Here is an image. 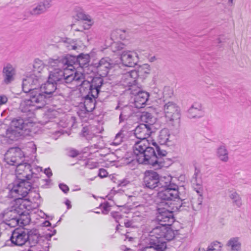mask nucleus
I'll list each match as a JSON object with an SVG mask.
<instances>
[{"instance_id": "nucleus-1", "label": "nucleus", "mask_w": 251, "mask_h": 251, "mask_svg": "<svg viewBox=\"0 0 251 251\" xmlns=\"http://www.w3.org/2000/svg\"><path fill=\"white\" fill-rule=\"evenodd\" d=\"M154 125L140 124L133 130L135 136L140 140L135 142L133 146V152L136 155V160L131 159L126 162V164L131 167L135 163L151 166L154 170L168 168L172 163V159L164 158L167 151L161 148L153 139H148L155 132Z\"/></svg>"}, {"instance_id": "nucleus-2", "label": "nucleus", "mask_w": 251, "mask_h": 251, "mask_svg": "<svg viewBox=\"0 0 251 251\" xmlns=\"http://www.w3.org/2000/svg\"><path fill=\"white\" fill-rule=\"evenodd\" d=\"M21 173L19 176L16 175L13 181L8 185L12 186L9 190V197L14 198V204L12 208L17 209L22 211L24 209L27 208V206L23 202L25 201H30L29 198L26 197L32 189L33 182L29 180L32 177V175L23 176L24 178L20 177Z\"/></svg>"}, {"instance_id": "nucleus-3", "label": "nucleus", "mask_w": 251, "mask_h": 251, "mask_svg": "<svg viewBox=\"0 0 251 251\" xmlns=\"http://www.w3.org/2000/svg\"><path fill=\"white\" fill-rule=\"evenodd\" d=\"M104 83L101 77H94L90 80H84L81 83L80 92L86 113L92 112L96 107V99L100 92Z\"/></svg>"}, {"instance_id": "nucleus-4", "label": "nucleus", "mask_w": 251, "mask_h": 251, "mask_svg": "<svg viewBox=\"0 0 251 251\" xmlns=\"http://www.w3.org/2000/svg\"><path fill=\"white\" fill-rule=\"evenodd\" d=\"M90 60L89 54L81 53L77 55H73L70 54H66L60 56H54L53 58H49V63L52 65V63L57 64H61L63 67L66 66V68H69L70 71L74 69L81 70L85 71V68L91 67L93 65L89 66V63Z\"/></svg>"}, {"instance_id": "nucleus-5", "label": "nucleus", "mask_w": 251, "mask_h": 251, "mask_svg": "<svg viewBox=\"0 0 251 251\" xmlns=\"http://www.w3.org/2000/svg\"><path fill=\"white\" fill-rule=\"evenodd\" d=\"M35 124L30 118L18 117L14 118L6 130V137L11 141H17L21 137L29 135Z\"/></svg>"}, {"instance_id": "nucleus-6", "label": "nucleus", "mask_w": 251, "mask_h": 251, "mask_svg": "<svg viewBox=\"0 0 251 251\" xmlns=\"http://www.w3.org/2000/svg\"><path fill=\"white\" fill-rule=\"evenodd\" d=\"M27 86L25 85L24 90L22 88L23 91L27 94V96L28 97L24 100L25 105L28 107L35 106L34 109L44 108L45 96L40 94L38 88L32 87L27 88Z\"/></svg>"}, {"instance_id": "nucleus-7", "label": "nucleus", "mask_w": 251, "mask_h": 251, "mask_svg": "<svg viewBox=\"0 0 251 251\" xmlns=\"http://www.w3.org/2000/svg\"><path fill=\"white\" fill-rule=\"evenodd\" d=\"M166 229V224L159 223L151 232L158 236L150 238L149 245L146 248H152L156 251H165L167 248L166 242L163 241V236Z\"/></svg>"}, {"instance_id": "nucleus-8", "label": "nucleus", "mask_w": 251, "mask_h": 251, "mask_svg": "<svg viewBox=\"0 0 251 251\" xmlns=\"http://www.w3.org/2000/svg\"><path fill=\"white\" fill-rule=\"evenodd\" d=\"M164 111L166 118L169 119L170 124L177 129L180 122L179 107L174 102L169 101L164 105Z\"/></svg>"}, {"instance_id": "nucleus-9", "label": "nucleus", "mask_w": 251, "mask_h": 251, "mask_svg": "<svg viewBox=\"0 0 251 251\" xmlns=\"http://www.w3.org/2000/svg\"><path fill=\"white\" fill-rule=\"evenodd\" d=\"M174 187L169 188H165L161 191H159L157 194V197L160 200L159 206L172 204L171 201H175L176 199H180L178 191V186L176 184H173Z\"/></svg>"}, {"instance_id": "nucleus-10", "label": "nucleus", "mask_w": 251, "mask_h": 251, "mask_svg": "<svg viewBox=\"0 0 251 251\" xmlns=\"http://www.w3.org/2000/svg\"><path fill=\"white\" fill-rule=\"evenodd\" d=\"M24 227H17L11 232L9 239L6 241L2 247H22L26 243V231Z\"/></svg>"}, {"instance_id": "nucleus-11", "label": "nucleus", "mask_w": 251, "mask_h": 251, "mask_svg": "<svg viewBox=\"0 0 251 251\" xmlns=\"http://www.w3.org/2000/svg\"><path fill=\"white\" fill-rule=\"evenodd\" d=\"M48 63L50 65L52 66H55L56 65L60 66L63 68V69L57 68L54 69L53 71L50 72L48 79L53 83H55L58 85L61 84L67 83V77H66L67 75L66 72L70 71L69 69V68H66V66L63 67L62 65L60 64H55L54 63H52V64L51 65L49 63V61H48Z\"/></svg>"}, {"instance_id": "nucleus-12", "label": "nucleus", "mask_w": 251, "mask_h": 251, "mask_svg": "<svg viewBox=\"0 0 251 251\" xmlns=\"http://www.w3.org/2000/svg\"><path fill=\"white\" fill-rule=\"evenodd\" d=\"M159 175L153 170H146L144 173L143 185L151 190L157 186Z\"/></svg>"}, {"instance_id": "nucleus-13", "label": "nucleus", "mask_w": 251, "mask_h": 251, "mask_svg": "<svg viewBox=\"0 0 251 251\" xmlns=\"http://www.w3.org/2000/svg\"><path fill=\"white\" fill-rule=\"evenodd\" d=\"M58 86L55 83L48 79L45 83L40 86V89H39L40 94L43 95L45 97L44 99L45 106L47 103V100L53 96Z\"/></svg>"}, {"instance_id": "nucleus-14", "label": "nucleus", "mask_w": 251, "mask_h": 251, "mask_svg": "<svg viewBox=\"0 0 251 251\" xmlns=\"http://www.w3.org/2000/svg\"><path fill=\"white\" fill-rule=\"evenodd\" d=\"M156 220L164 224H173L176 219L174 215V211L166 209L164 207H158L156 209Z\"/></svg>"}, {"instance_id": "nucleus-15", "label": "nucleus", "mask_w": 251, "mask_h": 251, "mask_svg": "<svg viewBox=\"0 0 251 251\" xmlns=\"http://www.w3.org/2000/svg\"><path fill=\"white\" fill-rule=\"evenodd\" d=\"M120 60L123 65L128 67H134L138 65L139 57L135 52L124 51L120 55Z\"/></svg>"}, {"instance_id": "nucleus-16", "label": "nucleus", "mask_w": 251, "mask_h": 251, "mask_svg": "<svg viewBox=\"0 0 251 251\" xmlns=\"http://www.w3.org/2000/svg\"><path fill=\"white\" fill-rule=\"evenodd\" d=\"M132 94L134 96V105L137 109L143 108L149 100L150 94L144 90H132Z\"/></svg>"}, {"instance_id": "nucleus-17", "label": "nucleus", "mask_w": 251, "mask_h": 251, "mask_svg": "<svg viewBox=\"0 0 251 251\" xmlns=\"http://www.w3.org/2000/svg\"><path fill=\"white\" fill-rule=\"evenodd\" d=\"M76 70L77 69H74L73 71H70L72 73L69 75L67 74L66 76L67 77V84L71 83L73 81L76 82L81 81L82 82L84 80L87 79L88 77H86L87 76L85 75L86 71L85 72H79Z\"/></svg>"}, {"instance_id": "nucleus-18", "label": "nucleus", "mask_w": 251, "mask_h": 251, "mask_svg": "<svg viewBox=\"0 0 251 251\" xmlns=\"http://www.w3.org/2000/svg\"><path fill=\"white\" fill-rule=\"evenodd\" d=\"M204 115V111L202 109L201 104L195 102L192 105L187 111V117L190 119L200 118Z\"/></svg>"}, {"instance_id": "nucleus-19", "label": "nucleus", "mask_w": 251, "mask_h": 251, "mask_svg": "<svg viewBox=\"0 0 251 251\" xmlns=\"http://www.w3.org/2000/svg\"><path fill=\"white\" fill-rule=\"evenodd\" d=\"M2 73L3 77V82L4 84H9L14 80L15 71L11 64H7L6 66L3 67Z\"/></svg>"}, {"instance_id": "nucleus-20", "label": "nucleus", "mask_w": 251, "mask_h": 251, "mask_svg": "<svg viewBox=\"0 0 251 251\" xmlns=\"http://www.w3.org/2000/svg\"><path fill=\"white\" fill-rule=\"evenodd\" d=\"M24 212L17 209L12 208L11 210H5L0 214V219H3L5 216L7 218L5 220H14L20 219V217L24 215Z\"/></svg>"}, {"instance_id": "nucleus-21", "label": "nucleus", "mask_w": 251, "mask_h": 251, "mask_svg": "<svg viewBox=\"0 0 251 251\" xmlns=\"http://www.w3.org/2000/svg\"><path fill=\"white\" fill-rule=\"evenodd\" d=\"M92 65L96 68L97 71L100 73L99 76L96 75H90L88 76V78L86 80H90L91 78L94 77H101L103 79V77L106 76L109 72V70H108L105 66L103 65L101 63H100L99 61L98 63H93Z\"/></svg>"}, {"instance_id": "nucleus-22", "label": "nucleus", "mask_w": 251, "mask_h": 251, "mask_svg": "<svg viewBox=\"0 0 251 251\" xmlns=\"http://www.w3.org/2000/svg\"><path fill=\"white\" fill-rule=\"evenodd\" d=\"M2 223L10 227H15L16 226H19V227L23 228L25 226L29 224V220L24 219H17L14 220H3L2 221Z\"/></svg>"}, {"instance_id": "nucleus-23", "label": "nucleus", "mask_w": 251, "mask_h": 251, "mask_svg": "<svg viewBox=\"0 0 251 251\" xmlns=\"http://www.w3.org/2000/svg\"><path fill=\"white\" fill-rule=\"evenodd\" d=\"M137 66L136 68L139 74V80L141 82H143L150 74V66L148 64H143L141 65H138Z\"/></svg>"}, {"instance_id": "nucleus-24", "label": "nucleus", "mask_w": 251, "mask_h": 251, "mask_svg": "<svg viewBox=\"0 0 251 251\" xmlns=\"http://www.w3.org/2000/svg\"><path fill=\"white\" fill-rule=\"evenodd\" d=\"M173 184H176L172 182V177L169 176H159L158 182H157V186L159 188H169L174 187Z\"/></svg>"}, {"instance_id": "nucleus-25", "label": "nucleus", "mask_w": 251, "mask_h": 251, "mask_svg": "<svg viewBox=\"0 0 251 251\" xmlns=\"http://www.w3.org/2000/svg\"><path fill=\"white\" fill-rule=\"evenodd\" d=\"M58 113L56 110L49 108L45 111L43 118V121H40V124L43 125H46L47 123L50 121V120L54 119L57 117Z\"/></svg>"}, {"instance_id": "nucleus-26", "label": "nucleus", "mask_w": 251, "mask_h": 251, "mask_svg": "<svg viewBox=\"0 0 251 251\" xmlns=\"http://www.w3.org/2000/svg\"><path fill=\"white\" fill-rule=\"evenodd\" d=\"M170 134L169 131L167 128H164L159 131L158 136V143L157 144L159 146H164L169 141Z\"/></svg>"}, {"instance_id": "nucleus-27", "label": "nucleus", "mask_w": 251, "mask_h": 251, "mask_svg": "<svg viewBox=\"0 0 251 251\" xmlns=\"http://www.w3.org/2000/svg\"><path fill=\"white\" fill-rule=\"evenodd\" d=\"M216 153L218 157L221 161L224 162L228 161L229 159L228 152L224 144L218 148Z\"/></svg>"}, {"instance_id": "nucleus-28", "label": "nucleus", "mask_w": 251, "mask_h": 251, "mask_svg": "<svg viewBox=\"0 0 251 251\" xmlns=\"http://www.w3.org/2000/svg\"><path fill=\"white\" fill-rule=\"evenodd\" d=\"M173 224H166V229L164 230L163 238L168 241L173 240L175 237V232L171 226Z\"/></svg>"}, {"instance_id": "nucleus-29", "label": "nucleus", "mask_w": 251, "mask_h": 251, "mask_svg": "<svg viewBox=\"0 0 251 251\" xmlns=\"http://www.w3.org/2000/svg\"><path fill=\"white\" fill-rule=\"evenodd\" d=\"M141 121L148 125H154L155 118L151 113L149 112L144 111L142 112L141 116Z\"/></svg>"}, {"instance_id": "nucleus-30", "label": "nucleus", "mask_w": 251, "mask_h": 251, "mask_svg": "<svg viewBox=\"0 0 251 251\" xmlns=\"http://www.w3.org/2000/svg\"><path fill=\"white\" fill-rule=\"evenodd\" d=\"M226 245L231 247L232 251H241V244L239 242L238 237L231 238L227 243Z\"/></svg>"}, {"instance_id": "nucleus-31", "label": "nucleus", "mask_w": 251, "mask_h": 251, "mask_svg": "<svg viewBox=\"0 0 251 251\" xmlns=\"http://www.w3.org/2000/svg\"><path fill=\"white\" fill-rule=\"evenodd\" d=\"M8 164L11 166H15L17 167L16 172L22 170V167H24L25 168L27 167L29 171H31V165L28 163L24 162L23 161L20 163H17L16 160L11 159Z\"/></svg>"}, {"instance_id": "nucleus-32", "label": "nucleus", "mask_w": 251, "mask_h": 251, "mask_svg": "<svg viewBox=\"0 0 251 251\" xmlns=\"http://www.w3.org/2000/svg\"><path fill=\"white\" fill-rule=\"evenodd\" d=\"M99 62L109 70L114 68L117 65L112 59L108 57L102 58Z\"/></svg>"}, {"instance_id": "nucleus-33", "label": "nucleus", "mask_w": 251, "mask_h": 251, "mask_svg": "<svg viewBox=\"0 0 251 251\" xmlns=\"http://www.w3.org/2000/svg\"><path fill=\"white\" fill-rule=\"evenodd\" d=\"M75 16L77 21H86L89 23L92 22V19H91L90 16L88 15L85 14L84 12L82 9H80L79 11H76Z\"/></svg>"}, {"instance_id": "nucleus-34", "label": "nucleus", "mask_w": 251, "mask_h": 251, "mask_svg": "<svg viewBox=\"0 0 251 251\" xmlns=\"http://www.w3.org/2000/svg\"><path fill=\"white\" fill-rule=\"evenodd\" d=\"M45 12V8L42 6L41 2H40L30 11V13L31 15H37L43 14Z\"/></svg>"}, {"instance_id": "nucleus-35", "label": "nucleus", "mask_w": 251, "mask_h": 251, "mask_svg": "<svg viewBox=\"0 0 251 251\" xmlns=\"http://www.w3.org/2000/svg\"><path fill=\"white\" fill-rule=\"evenodd\" d=\"M222 245L217 241L212 242L208 247L206 251H221Z\"/></svg>"}, {"instance_id": "nucleus-36", "label": "nucleus", "mask_w": 251, "mask_h": 251, "mask_svg": "<svg viewBox=\"0 0 251 251\" xmlns=\"http://www.w3.org/2000/svg\"><path fill=\"white\" fill-rule=\"evenodd\" d=\"M180 200L181 203L179 205H176L175 206V208L173 207L172 208L173 210H174L176 211H181L183 210H185L186 208H189L190 206V203L188 201H186L185 200Z\"/></svg>"}, {"instance_id": "nucleus-37", "label": "nucleus", "mask_w": 251, "mask_h": 251, "mask_svg": "<svg viewBox=\"0 0 251 251\" xmlns=\"http://www.w3.org/2000/svg\"><path fill=\"white\" fill-rule=\"evenodd\" d=\"M80 136L85 138L86 140L91 139L92 138V133L89 130L88 126H83L79 133Z\"/></svg>"}, {"instance_id": "nucleus-38", "label": "nucleus", "mask_w": 251, "mask_h": 251, "mask_svg": "<svg viewBox=\"0 0 251 251\" xmlns=\"http://www.w3.org/2000/svg\"><path fill=\"white\" fill-rule=\"evenodd\" d=\"M32 80L33 74L26 76V78H24L23 80L22 88L24 90V88H25V85H28V84H29V86H30V87H33V81Z\"/></svg>"}, {"instance_id": "nucleus-39", "label": "nucleus", "mask_w": 251, "mask_h": 251, "mask_svg": "<svg viewBox=\"0 0 251 251\" xmlns=\"http://www.w3.org/2000/svg\"><path fill=\"white\" fill-rule=\"evenodd\" d=\"M111 205L106 201L100 204L99 207L101 208V213L104 215L107 214L110 210Z\"/></svg>"}, {"instance_id": "nucleus-40", "label": "nucleus", "mask_w": 251, "mask_h": 251, "mask_svg": "<svg viewBox=\"0 0 251 251\" xmlns=\"http://www.w3.org/2000/svg\"><path fill=\"white\" fill-rule=\"evenodd\" d=\"M32 169V168H31ZM31 172V174H27V175H32V177L31 179L29 180L31 182H34V185H32V189L38 188L39 183H37L36 180H38L39 177L37 176V174L32 172V170L30 171ZM27 176V175H26Z\"/></svg>"}, {"instance_id": "nucleus-41", "label": "nucleus", "mask_w": 251, "mask_h": 251, "mask_svg": "<svg viewBox=\"0 0 251 251\" xmlns=\"http://www.w3.org/2000/svg\"><path fill=\"white\" fill-rule=\"evenodd\" d=\"M125 47V45L122 42H115L112 45V47L113 49V51L122 50Z\"/></svg>"}, {"instance_id": "nucleus-42", "label": "nucleus", "mask_w": 251, "mask_h": 251, "mask_svg": "<svg viewBox=\"0 0 251 251\" xmlns=\"http://www.w3.org/2000/svg\"><path fill=\"white\" fill-rule=\"evenodd\" d=\"M129 75L131 77L135 79L134 81V82L140 81V80H139V76L138 73L137 72V68L136 69L130 71L129 72Z\"/></svg>"}, {"instance_id": "nucleus-43", "label": "nucleus", "mask_w": 251, "mask_h": 251, "mask_svg": "<svg viewBox=\"0 0 251 251\" xmlns=\"http://www.w3.org/2000/svg\"><path fill=\"white\" fill-rule=\"evenodd\" d=\"M202 195L200 196H199L198 199H197V209H196V205L195 202H194L193 204H192V207L194 210L196 211L197 209H200L201 207V204L202 202Z\"/></svg>"}, {"instance_id": "nucleus-44", "label": "nucleus", "mask_w": 251, "mask_h": 251, "mask_svg": "<svg viewBox=\"0 0 251 251\" xmlns=\"http://www.w3.org/2000/svg\"><path fill=\"white\" fill-rule=\"evenodd\" d=\"M25 229L27 230V231L26 232V239H29V238L30 237L35 236V235H37V229L36 228H33L32 229H28L25 228Z\"/></svg>"}, {"instance_id": "nucleus-45", "label": "nucleus", "mask_w": 251, "mask_h": 251, "mask_svg": "<svg viewBox=\"0 0 251 251\" xmlns=\"http://www.w3.org/2000/svg\"><path fill=\"white\" fill-rule=\"evenodd\" d=\"M27 242H28L30 245L29 247L32 248L38 244L39 241L38 239L35 238L34 236H33L29 238V239H26V243Z\"/></svg>"}, {"instance_id": "nucleus-46", "label": "nucleus", "mask_w": 251, "mask_h": 251, "mask_svg": "<svg viewBox=\"0 0 251 251\" xmlns=\"http://www.w3.org/2000/svg\"><path fill=\"white\" fill-rule=\"evenodd\" d=\"M59 187L61 191L65 194H67L69 191V187L65 184L61 183L59 184Z\"/></svg>"}, {"instance_id": "nucleus-47", "label": "nucleus", "mask_w": 251, "mask_h": 251, "mask_svg": "<svg viewBox=\"0 0 251 251\" xmlns=\"http://www.w3.org/2000/svg\"><path fill=\"white\" fill-rule=\"evenodd\" d=\"M51 0H44L43 1H41L42 6L45 8V11L51 6Z\"/></svg>"}, {"instance_id": "nucleus-48", "label": "nucleus", "mask_w": 251, "mask_h": 251, "mask_svg": "<svg viewBox=\"0 0 251 251\" xmlns=\"http://www.w3.org/2000/svg\"><path fill=\"white\" fill-rule=\"evenodd\" d=\"M108 173L107 171L103 168H100L99 170L98 176L100 178H104L107 176Z\"/></svg>"}, {"instance_id": "nucleus-49", "label": "nucleus", "mask_w": 251, "mask_h": 251, "mask_svg": "<svg viewBox=\"0 0 251 251\" xmlns=\"http://www.w3.org/2000/svg\"><path fill=\"white\" fill-rule=\"evenodd\" d=\"M62 41L66 45H70L77 42V39H73L68 37L62 38Z\"/></svg>"}, {"instance_id": "nucleus-50", "label": "nucleus", "mask_w": 251, "mask_h": 251, "mask_svg": "<svg viewBox=\"0 0 251 251\" xmlns=\"http://www.w3.org/2000/svg\"><path fill=\"white\" fill-rule=\"evenodd\" d=\"M79 154V152L77 150L73 149L70 150L68 155L72 158H75Z\"/></svg>"}, {"instance_id": "nucleus-51", "label": "nucleus", "mask_w": 251, "mask_h": 251, "mask_svg": "<svg viewBox=\"0 0 251 251\" xmlns=\"http://www.w3.org/2000/svg\"><path fill=\"white\" fill-rule=\"evenodd\" d=\"M110 215L115 220H120L123 218V215L119 214V212L117 211H112Z\"/></svg>"}, {"instance_id": "nucleus-52", "label": "nucleus", "mask_w": 251, "mask_h": 251, "mask_svg": "<svg viewBox=\"0 0 251 251\" xmlns=\"http://www.w3.org/2000/svg\"><path fill=\"white\" fill-rule=\"evenodd\" d=\"M40 77L35 74H33V86H40Z\"/></svg>"}, {"instance_id": "nucleus-53", "label": "nucleus", "mask_w": 251, "mask_h": 251, "mask_svg": "<svg viewBox=\"0 0 251 251\" xmlns=\"http://www.w3.org/2000/svg\"><path fill=\"white\" fill-rule=\"evenodd\" d=\"M22 212L24 213V215L21 216L20 219H24L25 220H29V223H30V221H31V219H30V216H29V213L28 212H27L25 211H22Z\"/></svg>"}, {"instance_id": "nucleus-54", "label": "nucleus", "mask_w": 251, "mask_h": 251, "mask_svg": "<svg viewBox=\"0 0 251 251\" xmlns=\"http://www.w3.org/2000/svg\"><path fill=\"white\" fill-rule=\"evenodd\" d=\"M128 183H129V181L127 179H124L120 181V182L118 184V186H126Z\"/></svg>"}, {"instance_id": "nucleus-55", "label": "nucleus", "mask_w": 251, "mask_h": 251, "mask_svg": "<svg viewBox=\"0 0 251 251\" xmlns=\"http://www.w3.org/2000/svg\"><path fill=\"white\" fill-rule=\"evenodd\" d=\"M66 46L69 50H75L77 48L76 46V42H75L72 44L66 45Z\"/></svg>"}, {"instance_id": "nucleus-56", "label": "nucleus", "mask_w": 251, "mask_h": 251, "mask_svg": "<svg viewBox=\"0 0 251 251\" xmlns=\"http://www.w3.org/2000/svg\"><path fill=\"white\" fill-rule=\"evenodd\" d=\"M7 101V98L5 95L0 96V105L5 104Z\"/></svg>"}, {"instance_id": "nucleus-57", "label": "nucleus", "mask_w": 251, "mask_h": 251, "mask_svg": "<svg viewBox=\"0 0 251 251\" xmlns=\"http://www.w3.org/2000/svg\"><path fill=\"white\" fill-rule=\"evenodd\" d=\"M233 202L235 203L238 207H240L242 205L241 198L240 197L237 198V199L233 201Z\"/></svg>"}, {"instance_id": "nucleus-58", "label": "nucleus", "mask_w": 251, "mask_h": 251, "mask_svg": "<svg viewBox=\"0 0 251 251\" xmlns=\"http://www.w3.org/2000/svg\"><path fill=\"white\" fill-rule=\"evenodd\" d=\"M44 173L46 174V175L48 178L50 177L52 175V173L50 168H46L44 170Z\"/></svg>"}, {"instance_id": "nucleus-59", "label": "nucleus", "mask_w": 251, "mask_h": 251, "mask_svg": "<svg viewBox=\"0 0 251 251\" xmlns=\"http://www.w3.org/2000/svg\"><path fill=\"white\" fill-rule=\"evenodd\" d=\"M239 197H240V196L236 192H234L229 195V198L233 201L237 199V198H239Z\"/></svg>"}, {"instance_id": "nucleus-60", "label": "nucleus", "mask_w": 251, "mask_h": 251, "mask_svg": "<svg viewBox=\"0 0 251 251\" xmlns=\"http://www.w3.org/2000/svg\"><path fill=\"white\" fill-rule=\"evenodd\" d=\"M93 23L91 22L89 24L85 23L82 27V29L83 30L89 29L92 25Z\"/></svg>"}, {"instance_id": "nucleus-61", "label": "nucleus", "mask_w": 251, "mask_h": 251, "mask_svg": "<svg viewBox=\"0 0 251 251\" xmlns=\"http://www.w3.org/2000/svg\"><path fill=\"white\" fill-rule=\"evenodd\" d=\"M42 226H51V224L49 221L46 220L41 225Z\"/></svg>"}, {"instance_id": "nucleus-62", "label": "nucleus", "mask_w": 251, "mask_h": 251, "mask_svg": "<svg viewBox=\"0 0 251 251\" xmlns=\"http://www.w3.org/2000/svg\"><path fill=\"white\" fill-rule=\"evenodd\" d=\"M42 63V61L40 60L39 59H35V63L33 64V68H36V67H39L38 66V65L41 64Z\"/></svg>"}, {"instance_id": "nucleus-63", "label": "nucleus", "mask_w": 251, "mask_h": 251, "mask_svg": "<svg viewBox=\"0 0 251 251\" xmlns=\"http://www.w3.org/2000/svg\"><path fill=\"white\" fill-rule=\"evenodd\" d=\"M65 204L66 205L67 208L68 209L71 208V207H72L71 202L69 200L67 199L65 201Z\"/></svg>"}, {"instance_id": "nucleus-64", "label": "nucleus", "mask_w": 251, "mask_h": 251, "mask_svg": "<svg viewBox=\"0 0 251 251\" xmlns=\"http://www.w3.org/2000/svg\"><path fill=\"white\" fill-rule=\"evenodd\" d=\"M125 119H126V116H124L123 112H122L119 116L120 123L124 122Z\"/></svg>"}]
</instances>
